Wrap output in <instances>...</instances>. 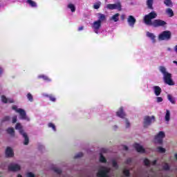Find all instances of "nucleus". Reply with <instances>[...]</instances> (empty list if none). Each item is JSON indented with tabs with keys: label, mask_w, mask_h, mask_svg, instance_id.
I'll return each mask as SVG.
<instances>
[{
	"label": "nucleus",
	"mask_w": 177,
	"mask_h": 177,
	"mask_svg": "<svg viewBox=\"0 0 177 177\" xmlns=\"http://www.w3.org/2000/svg\"><path fill=\"white\" fill-rule=\"evenodd\" d=\"M144 164L146 167H150V160L147 158L144 159Z\"/></svg>",
	"instance_id": "nucleus-36"
},
{
	"label": "nucleus",
	"mask_w": 177,
	"mask_h": 177,
	"mask_svg": "<svg viewBox=\"0 0 177 177\" xmlns=\"http://www.w3.org/2000/svg\"><path fill=\"white\" fill-rule=\"evenodd\" d=\"M48 97H49V99L51 102H56V98L55 97H53V95H49V96H48Z\"/></svg>",
	"instance_id": "nucleus-43"
},
{
	"label": "nucleus",
	"mask_w": 177,
	"mask_h": 177,
	"mask_svg": "<svg viewBox=\"0 0 177 177\" xmlns=\"http://www.w3.org/2000/svg\"><path fill=\"white\" fill-rule=\"evenodd\" d=\"M15 129H17L18 131H19V133L20 135L24 133V130L23 129V127L21 126V124L20 123H17L15 125Z\"/></svg>",
	"instance_id": "nucleus-19"
},
{
	"label": "nucleus",
	"mask_w": 177,
	"mask_h": 177,
	"mask_svg": "<svg viewBox=\"0 0 177 177\" xmlns=\"http://www.w3.org/2000/svg\"><path fill=\"white\" fill-rule=\"evenodd\" d=\"M7 121H10V116H5L2 119L1 122H6Z\"/></svg>",
	"instance_id": "nucleus-37"
},
{
	"label": "nucleus",
	"mask_w": 177,
	"mask_h": 177,
	"mask_svg": "<svg viewBox=\"0 0 177 177\" xmlns=\"http://www.w3.org/2000/svg\"><path fill=\"white\" fill-rule=\"evenodd\" d=\"M131 162H132V159H131V158H128V159H127V160L125 161V164H127V165L131 164Z\"/></svg>",
	"instance_id": "nucleus-47"
},
{
	"label": "nucleus",
	"mask_w": 177,
	"mask_h": 177,
	"mask_svg": "<svg viewBox=\"0 0 177 177\" xmlns=\"http://www.w3.org/2000/svg\"><path fill=\"white\" fill-rule=\"evenodd\" d=\"M84 156V153L82 152H80L77 154H76L74 157V158H81Z\"/></svg>",
	"instance_id": "nucleus-39"
},
{
	"label": "nucleus",
	"mask_w": 177,
	"mask_h": 177,
	"mask_svg": "<svg viewBox=\"0 0 177 177\" xmlns=\"http://www.w3.org/2000/svg\"><path fill=\"white\" fill-rule=\"evenodd\" d=\"M116 115L120 117V118H125L127 115L125 114V112H124V107L121 106L119 109L118 111L116 112Z\"/></svg>",
	"instance_id": "nucleus-12"
},
{
	"label": "nucleus",
	"mask_w": 177,
	"mask_h": 177,
	"mask_svg": "<svg viewBox=\"0 0 177 177\" xmlns=\"http://www.w3.org/2000/svg\"><path fill=\"white\" fill-rule=\"evenodd\" d=\"M101 151H102V153H106V149H102L101 150Z\"/></svg>",
	"instance_id": "nucleus-53"
},
{
	"label": "nucleus",
	"mask_w": 177,
	"mask_h": 177,
	"mask_svg": "<svg viewBox=\"0 0 177 177\" xmlns=\"http://www.w3.org/2000/svg\"><path fill=\"white\" fill-rule=\"evenodd\" d=\"M121 19L124 20L125 19V15H121Z\"/></svg>",
	"instance_id": "nucleus-52"
},
{
	"label": "nucleus",
	"mask_w": 177,
	"mask_h": 177,
	"mask_svg": "<svg viewBox=\"0 0 177 177\" xmlns=\"http://www.w3.org/2000/svg\"><path fill=\"white\" fill-rule=\"evenodd\" d=\"M12 110H15L17 113H19L21 120H27V113L23 109H17V106L14 105L12 107Z\"/></svg>",
	"instance_id": "nucleus-6"
},
{
	"label": "nucleus",
	"mask_w": 177,
	"mask_h": 177,
	"mask_svg": "<svg viewBox=\"0 0 177 177\" xmlns=\"http://www.w3.org/2000/svg\"><path fill=\"white\" fill-rule=\"evenodd\" d=\"M0 74H2V68H0Z\"/></svg>",
	"instance_id": "nucleus-55"
},
{
	"label": "nucleus",
	"mask_w": 177,
	"mask_h": 177,
	"mask_svg": "<svg viewBox=\"0 0 177 177\" xmlns=\"http://www.w3.org/2000/svg\"><path fill=\"white\" fill-rule=\"evenodd\" d=\"M27 3H28L32 8H37V3L32 0H27Z\"/></svg>",
	"instance_id": "nucleus-28"
},
{
	"label": "nucleus",
	"mask_w": 177,
	"mask_h": 177,
	"mask_svg": "<svg viewBox=\"0 0 177 177\" xmlns=\"http://www.w3.org/2000/svg\"><path fill=\"white\" fill-rule=\"evenodd\" d=\"M159 71L162 74H163L164 76V81L165 84H167V85H174V81H172V75L168 72H167V68H165V66H160Z\"/></svg>",
	"instance_id": "nucleus-2"
},
{
	"label": "nucleus",
	"mask_w": 177,
	"mask_h": 177,
	"mask_svg": "<svg viewBox=\"0 0 177 177\" xmlns=\"http://www.w3.org/2000/svg\"><path fill=\"white\" fill-rule=\"evenodd\" d=\"M114 128H115V129H117L118 127H117V126H114Z\"/></svg>",
	"instance_id": "nucleus-57"
},
{
	"label": "nucleus",
	"mask_w": 177,
	"mask_h": 177,
	"mask_svg": "<svg viewBox=\"0 0 177 177\" xmlns=\"http://www.w3.org/2000/svg\"><path fill=\"white\" fill-rule=\"evenodd\" d=\"M165 138V133L164 131H160L156 136L155 140L159 145H161L163 142V139Z\"/></svg>",
	"instance_id": "nucleus-8"
},
{
	"label": "nucleus",
	"mask_w": 177,
	"mask_h": 177,
	"mask_svg": "<svg viewBox=\"0 0 177 177\" xmlns=\"http://www.w3.org/2000/svg\"><path fill=\"white\" fill-rule=\"evenodd\" d=\"M48 127L52 128L55 131H56V126H55V124H53L52 122L48 123Z\"/></svg>",
	"instance_id": "nucleus-38"
},
{
	"label": "nucleus",
	"mask_w": 177,
	"mask_h": 177,
	"mask_svg": "<svg viewBox=\"0 0 177 177\" xmlns=\"http://www.w3.org/2000/svg\"><path fill=\"white\" fill-rule=\"evenodd\" d=\"M54 171H55L56 174H58V175H60L62 174V170L59 168H54Z\"/></svg>",
	"instance_id": "nucleus-42"
},
{
	"label": "nucleus",
	"mask_w": 177,
	"mask_h": 177,
	"mask_svg": "<svg viewBox=\"0 0 177 177\" xmlns=\"http://www.w3.org/2000/svg\"><path fill=\"white\" fill-rule=\"evenodd\" d=\"M153 122H156V117L154 115L151 117L149 115L145 116L143 122L144 128H149Z\"/></svg>",
	"instance_id": "nucleus-3"
},
{
	"label": "nucleus",
	"mask_w": 177,
	"mask_h": 177,
	"mask_svg": "<svg viewBox=\"0 0 177 177\" xmlns=\"http://www.w3.org/2000/svg\"><path fill=\"white\" fill-rule=\"evenodd\" d=\"M127 23H129V25L130 26V27H134L136 23V19H135V17L132 15H129L127 19Z\"/></svg>",
	"instance_id": "nucleus-11"
},
{
	"label": "nucleus",
	"mask_w": 177,
	"mask_h": 177,
	"mask_svg": "<svg viewBox=\"0 0 177 177\" xmlns=\"http://www.w3.org/2000/svg\"><path fill=\"white\" fill-rule=\"evenodd\" d=\"M166 13L167 15H168L169 17H174V10H172V9L171 8H167L166 10Z\"/></svg>",
	"instance_id": "nucleus-27"
},
{
	"label": "nucleus",
	"mask_w": 177,
	"mask_h": 177,
	"mask_svg": "<svg viewBox=\"0 0 177 177\" xmlns=\"http://www.w3.org/2000/svg\"><path fill=\"white\" fill-rule=\"evenodd\" d=\"M133 147L134 149H136V151H138V153H145V149L143 148V147H142L140 145L138 144V143H135L133 145Z\"/></svg>",
	"instance_id": "nucleus-14"
},
{
	"label": "nucleus",
	"mask_w": 177,
	"mask_h": 177,
	"mask_svg": "<svg viewBox=\"0 0 177 177\" xmlns=\"http://www.w3.org/2000/svg\"><path fill=\"white\" fill-rule=\"evenodd\" d=\"M167 99L171 104H176V101L175 100V98H174L170 94L167 95Z\"/></svg>",
	"instance_id": "nucleus-23"
},
{
	"label": "nucleus",
	"mask_w": 177,
	"mask_h": 177,
	"mask_svg": "<svg viewBox=\"0 0 177 177\" xmlns=\"http://www.w3.org/2000/svg\"><path fill=\"white\" fill-rule=\"evenodd\" d=\"M68 9H71L72 12H75V6H74V4H73V3L68 4Z\"/></svg>",
	"instance_id": "nucleus-30"
},
{
	"label": "nucleus",
	"mask_w": 177,
	"mask_h": 177,
	"mask_svg": "<svg viewBox=\"0 0 177 177\" xmlns=\"http://www.w3.org/2000/svg\"><path fill=\"white\" fill-rule=\"evenodd\" d=\"M1 101L3 103H15L13 99H8L5 95L1 96Z\"/></svg>",
	"instance_id": "nucleus-18"
},
{
	"label": "nucleus",
	"mask_w": 177,
	"mask_h": 177,
	"mask_svg": "<svg viewBox=\"0 0 177 177\" xmlns=\"http://www.w3.org/2000/svg\"><path fill=\"white\" fill-rule=\"evenodd\" d=\"M170 117H171V113L169 112V110H167L166 111V115H165V121H167V122L169 121Z\"/></svg>",
	"instance_id": "nucleus-29"
},
{
	"label": "nucleus",
	"mask_w": 177,
	"mask_h": 177,
	"mask_svg": "<svg viewBox=\"0 0 177 177\" xmlns=\"http://www.w3.org/2000/svg\"><path fill=\"white\" fill-rule=\"evenodd\" d=\"M27 97H28L29 102H33L34 101V97H32V95H31L30 93H28L27 94Z\"/></svg>",
	"instance_id": "nucleus-35"
},
{
	"label": "nucleus",
	"mask_w": 177,
	"mask_h": 177,
	"mask_svg": "<svg viewBox=\"0 0 177 177\" xmlns=\"http://www.w3.org/2000/svg\"><path fill=\"white\" fill-rule=\"evenodd\" d=\"M82 30H84V26L79 27L78 31H82Z\"/></svg>",
	"instance_id": "nucleus-50"
},
{
	"label": "nucleus",
	"mask_w": 177,
	"mask_h": 177,
	"mask_svg": "<svg viewBox=\"0 0 177 177\" xmlns=\"http://www.w3.org/2000/svg\"><path fill=\"white\" fill-rule=\"evenodd\" d=\"M110 172V170L107 169L106 167H102L100 170H98V172L97 173V177H109L107 174Z\"/></svg>",
	"instance_id": "nucleus-7"
},
{
	"label": "nucleus",
	"mask_w": 177,
	"mask_h": 177,
	"mask_svg": "<svg viewBox=\"0 0 177 177\" xmlns=\"http://www.w3.org/2000/svg\"><path fill=\"white\" fill-rule=\"evenodd\" d=\"M91 27L95 34H99V30H100V28L102 27V22H100V21H95L93 23Z\"/></svg>",
	"instance_id": "nucleus-9"
},
{
	"label": "nucleus",
	"mask_w": 177,
	"mask_h": 177,
	"mask_svg": "<svg viewBox=\"0 0 177 177\" xmlns=\"http://www.w3.org/2000/svg\"><path fill=\"white\" fill-rule=\"evenodd\" d=\"M125 122H126V128H129V127H131V123L129 122L128 119L125 120Z\"/></svg>",
	"instance_id": "nucleus-45"
},
{
	"label": "nucleus",
	"mask_w": 177,
	"mask_h": 177,
	"mask_svg": "<svg viewBox=\"0 0 177 177\" xmlns=\"http://www.w3.org/2000/svg\"><path fill=\"white\" fill-rule=\"evenodd\" d=\"M6 131L7 133L10 135L11 136H15V129H13V127H9L8 129H7Z\"/></svg>",
	"instance_id": "nucleus-25"
},
{
	"label": "nucleus",
	"mask_w": 177,
	"mask_h": 177,
	"mask_svg": "<svg viewBox=\"0 0 177 177\" xmlns=\"http://www.w3.org/2000/svg\"><path fill=\"white\" fill-rule=\"evenodd\" d=\"M123 149L124 150L128 151V147H127V145L123 146Z\"/></svg>",
	"instance_id": "nucleus-51"
},
{
	"label": "nucleus",
	"mask_w": 177,
	"mask_h": 177,
	"mask_svg": "<svg viewBox=\"0 0 177 177\" xmlns=\"http://www.w3.org/2000/svg\"><path fill=\"white\" fill-rule=\"evenodd\" d=\"M154 2V0H147V6L148 9L153 10V3Z\"/></svg>",
	"instance_id": "nucleus-21"
},
{
	"label": "nucleus",
	"mask_w": 177,
	"mask_h": 177,
	"mask_svg": "<svg viewBox=\"0 0 177 177\" xmlns=\"http://www.w3.org/2000/svg\"><path fill=\"white\" fill-rule=\"evenodd\" d=\"M21 135L24 138V145H25V146H27L28 143H30V138H28V136L27 135V133H23Z\"/></svg>",
	"instance_id": "nucleus-16"
},
{
	"label": "nucleus",
	"mask_w": 177,
	"mask_h": 177,
	"mask_svg": "<svg viewBox=\"0 0 177 177\" xmlns=\"http://www.w3.org/2000/svg\"><path fill=\"white\" fill-rule=\"evenodd\" d=\"M164 3L168 8H172L174 6V4L172 3V0H165Z\"/></svg>",
	"instance_id": "nucleus-24"
},
{
	"label": "nucleus",
	"mask_w": 177,
	"mask_h": 177,
	"mask_svg": "<svg viewBox=\"0 0 177 177\" xmlns=\"http://www.w3.org/2000/svg\"><path fill=\"white\" fill-rule=\"evenodd\" d=\"M17 177H23V176H21V175L19 174V175L17 176Z\"/></svg>",
	"instance_id": "nucleus-56"
},
{
	"label": "nucleus",
	"mask_w": 177,
	"mask_h": 177,
	"mask_svg": "<svg viewBox=\"0 0 177 177\" xmlns=\"http://www.w3.org/2000/svg\"><path fill=\"white\" fill-rule=\"evenodd\" d=\"M173 63H174V64H176L177 66V61H174Z\"/></svg>",
	"instance_id": "nucleus-54"
},
{
	"label": "nucleus",
	"mask_w": 177,
	"mask_h": 177,
	"mask_svg": "<svg viewBox=\"0 0 177 177\" xmlns=\"http://www.w3.org/2000/svg\"><path fill=\"white\" fill-rule=\"evenodd\" d=\"M112 167H113V168H115L116 169H118V163H117V161H115V160H112Z\"/></svg>",
	"instance_id": "nucleus-32"
},
{
	"label": "nucleus",
	"mask_w": 177,
	"mask_h": 177,
	"mask_svg": "<svg viewBox=\"0 0 177 177\" xmlns=\"http://www.w3.org/2000/svg\"><path fill=\"white\" fill-rule=\"evenodd\" d=\"M163 169L165 171H169V165H168V163H165L164 165H163Z\"/></svg>",
	"instance_id": "nucleus-40"
},
{
	"label": "nucleus",
	"mask_w": 177,
	"mask_h": 177,
	"mask_svg": "<svg viewBox=\"0 0 177 177\" xmlns=\"http://www.w3.org/2000/svg\"><path fill=\"white\" fill-rule=\"evenodd\" d=\"M119 17H120V14L116 13L113 16L111 17V20H113V21H115V23H117V21H118V20H120V19L118 18Z\"/></svg>",
	"instance_id": "nucleus-26"
},
{
	"label": "nucleus",
	"mask_w": 177,
	"mask_h": 177,
	"mask_svg": "<svg viewBox=\"0 0 177 177\" xmlns=\"http://www.w3.org/2000/svg\"><path fill=\"white\" fill-rule=\"evenodd\" d=\"M123 174H124V176H126L127 177L131 175V173L129 172V170H128V169L124 170Z\"/></svg>",
	"instance_id": "nucleus-41"
},
{
	"label": "nucleus",
	"mask_w": 177,
	"mask_h": 177,
	"mask_svg": "<svg viewBox=\"0 0 177 177\" xmlns=\"http://www.w3.org/2000/svg\"><path fill=\"white\" fill-rule=\"evenodd\" d=\"M153 91H154V93H155L156 96H160V95H161L162 90L160 86H154Z\"/></svg>",
	"instance_id": "nucleus-15"
},
{
	"label": "nucleus",
	"mask_w": 177,
	"mask_h": 177,
	"mask_svg": "<svg viewBox=\"0 0 177 177\" xmlns=\"http://www.w3.org/2000/svg\"><path fill=\"white\" fill-rule=\"evenodd\" d=\"M106 9H109V10H118V12H121L122 10V6L121 5V1H118L117 3L113 4H108L106 6Z\"/></svg>",
	"instance_id": "nucleus-5"
},
{
	"label": "nucleus",
	"mask_w": 177,
	"mask_h": 177,
	"mask_svg": "<svg viewBox=\"0 0 177 177\" xmlns=\"http://www.w3.org/2000/svg\"><path fill=\"white\" fill-rule=\"evenodd\" d=\"M26 176L28 177H35V175L34 174H32V172L27 173Z\"/></svg>",
	"instance_id": "nucleus-46"
},
{
	"label": "nucleus",
	"mask_w": 177,
	"mask_h": 177,
	"mask_svg": "<svg viewBox=\"0 0 177 177\" xmlns=\"http://www.w3.org/2000/svg\"><path fill=\"white\" fill-rule=\"evenodd\" d=\"M157 164V160H154L151 162V165H156Z\"/></svg>",
	"instance_id": "nucleus-49"
},
{
	"label": "nucleus",
	"mask_w": 177,
	"mask_h": 177,
	"mask_svg": "<svg viewBox=\"0 0 177 177\" xmlns=\"http://www.w3.org/2000/svg\"><path fill=\"white\" fill-rule=\"evenodd\" d=\"M13 156H15L13 149L12 147H8L6 149V157H13Z\"/></svg>",
	"instance_id": "nucleus-13"
},
{
	"label": "nucleus",
	"mask_w": 177,
	"mask_h": 177,
	"mask_svg": "<svg viewBox=\"0 0 177 177\" xmlns=\"http://www.w3.org/2000/svg\"><path fill=\"white\" fill-rule=\"evenodd\" d=\"M97 16H98V21H100V23H103V21H106V15L104 14H102V13H97Z\"/></svg>",
	"instance_id": "nucleus-17"
},
{
	"label": "nucleus",
	"mask_w": 177,
	"mask_h": 177,
	"mask_svg": "<svg viewBox=\"0 0 177 177\" xmlns=\"http://www.w3.org/2000/svg\"><path fill=\"white\" fill-rule=\"evenodd\" d=\"M38 78H39V79L42 78V80H44V81H46L47 82H50V81H52L50 80V78H49L48 76H46L45 75H40L38 76Z\"/></svg>",
	"instance_id": "nucleus-22"
},
{
	"label": "nucleus",
	"mask_w": 177,
	"mask_h": 177,
	"mask_svg": "<svg viewBox=\"0 0 177 177\" xmlns=\"http://www.w3.org/2000/svg\"><path fill=\"white\" fill-rule=\"evenodd\" d=\"M147 37H148V38H150L152 41V42H156V35H154V34L150 32H147Z\"/></svg>",
	"instance_id": "nucleus-20"
},
{
	"label": "nucleus",
	"mask_w": 177,
	"mask_h": 177,
	"mask_svg": "<svg viewBox=\"0 0 177 177\" xmlns=\"http://www.w3.org/2000/svg\"><path fill=\"white\" fill-rule=\"evenodd\" d=\"M100 162H107V160H106V158L103 156V154L100 153Z\"/></svg>",
	"instance_id": "nucleus-31"
},
{
	"label": "nucleus",
	"mask_w": 177,
	"mask_h": 177,
	"mask_svg": "<svg viewBox=\"0 0 177 177\" xmlns=\"http://www.w3.org/2000/svg\"><path fill=\"white\" fill-rule=\"evenodd\" d=\"M172 37V33L169 30H165L159 35L160 41H169Z\"/></svg>",
	"instance_id": "nucleus-4"
},
{
	"label": "nucleus",
	"mask_w": 177,
	"mask_h": 177,
	"mask_svg": "<svg viewBox=\"0 0 177 177\" xmlns=\"http://www.w3.org/2000/svg\"><path fill=\"white\" fill-rule=\"evenodd\" d=\"M156 100H157L158 103H160V102H162V97H158L156 98Z\"/></svg>",
	"instance_id": "nucleus-48"
},
{
	"label": "nucleus",
	"mask_w": 177,
	"mask_h": 177,
	"mask_svg": "<svg viewBox=\"0 0 177 177\" xmlns=\"http://www.w3.org/2000/svg\"><path fill=\"white\" fill-rule=\"evenodd\" d=\"M156 17V12L152 11L144 17V23L147 26H152V27H154L155 28H157V27H164V26H167V22L161 19H154L153 21H151Z\"/></svg>",
	"instance_id": "nucleus-1"
},
{
	"label": "nucleus",
	"mask_w": 177,
	"mask_h": 177,
	"mask_svg": "<svg viewBox=\"0 0 177 177\" xmlns=\"http://www.w3.org/2000/svg\"><path fill=\"white\" fill-rule=\"evenodd\" d=\"M100 5H102V3L100 1H98L93 5V8L99 9V8H100Z\"/></svg>",
	"instance_id": "nucleus-33"
},
{
	"label": "nucleus",
	"mask_w": 177,
	"mask_h": 177,
	"mask_svg": "<svg viewBox=\"0 0 177 177\" xmlns=\"http://www.w3.org/2000/svg\"><path fill=\"white\" fill-rule=\"evenodd\" d=\"M20 169H21V167L17 164H11L8 166V171L11 172H17V171H20Z\"/></svg>",
	"instance_id": "nucleus-10"
},
{
	"label": "nucleus",
	"mask_w": 177,
	"mask_h": 177,
	"mask_svg": "<svg viewBox=\"0 0 177 177\" xmlns=\"http://www.w3.org/2000/svg\"><path fill=\"white\" fill-rule=\"evenodd\" d=\"M157 150H158V153H165L166 150H165V148H162V147H158L157 148Z\"/></svg>",
	"instance_id": "nucleus-34"
},
{
	"label": "nucleus",
	"mask_w": 177,
	"mask_h": 177,
	"mask_svg": "<svg viewBox=\"0 0 177 177\" xmlns=\"http://www.w3.org/2000/svg\"><path fill=\"white\" fill-rule=\"evenodd\" d=\"M17 122V116L15 115L12 117V124H16Z\"/></svg>",
	"instance_id": "nucleus-44"
}]
</instances>
